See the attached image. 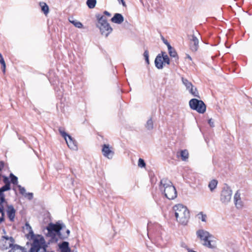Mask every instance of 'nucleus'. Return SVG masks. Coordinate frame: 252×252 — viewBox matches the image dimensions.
<instances>
[{"label": "nucleus", "mask_w": 252, "mask_h": 252, "mask_svg": "<svg viewBox=\"0 0 252 252\" xmlns=\"http://www.w3.org/2000/svg\"><path fill=\"white\" fill-rule=\"evenodd\" d=\"M173 211L176 220L182 225H187L190 218L189 212L187 207L179 204L173 207Z\"/></svg>", "instance_id": "f257e3e1"}, {"label": "nucleus", "mask_w": 252, "mask_h": 252, "mask_svg": "<svg viewBox=\"0 0 252 252\" xmlns=\"http://www.w3.org/2000/svg\"><path fill=\"white\" fill-rule=\"evenodd\" d=\"M159 189L168 199H175L177 192L172 182L167 179H162L160 182Z\"/></svg>", "instance_id": "f03ea898"}, {"label": "nucleus", "mask_w": 252, "mask_h": 252, "mask_svg": "<svg viewBox=\"0 0 252 252\" xmlns=\"http://www.w3.org/2000/svg\"><path fill=\"white\" fill-rule=\"evenodd\" d=\"M25 229L28 232V233L27 234V238L32 241V243L29 251H32L33 248L35 249L46 244L44 237L42 235L34 234L32 227L27 222L25 224Z\"/></svg>", "instance_id": "7ed1b4c3"}, {"label": "nucleus", "mask_w": 252, "mask_h": 252, "mask_svg": "<svg viewBox=\"0 0 252 252\" xmlns=\"http://www.w3.org/2000/svg\"><path fill=\"white\" fill-rule=\"evenodd\" d=\"M197 237L202 241V244L209 249H215L217 248L216 241L213 240L214 236L208 231L202 229L196 231Z\"/></svg>", "instance_id": "20e7f679"}, {"label": "nucleus", "mask_w": 252, "mask_h": 252, "mask_svg": "<svg viewBox=\"0 0 252 252\" xmlns=\"http://www.w3.org/2000/svg\"><path fill=\"white\" fill-rule=\"evenodd\" d=\"M65 228L64 225L57 223L56 224H53L50 223L47 227L48 233L47 235L51 237V240L52 241H57L58 238L57 236H59L60 238L61 235V230H63V228Z\"/></svg>", "instance_id": "39448f33"}, {"label": "nucleus", "mask_w": 252, "mask_h": 252, "mask_svg": "<svg viewBox=\"0 0 252 252\" xmlns=\"http://www.w3.org/2000/svg\"><path fill=\"white\" fill-rule=\"evenodd\" d=\"M98 20L97 27L99 29L102 35L106 37L112 32V28L110 27L109 24L107 22L105 16L98 14L96 15Z\"/></svg>", "instance_id": "423d86ee"}, {"label": "nucleus", "mask_w": 252, "mask_h": 252, "mask_svg": "<svg viewBox=\"0 0 252 252\" xmlns=\"http://www.w3.org/2000/svg\"><path fill=\"white\" fill-rule=\"evenodd\" d=\"M189 105L191 109L196 110L199 113L203 114L206 111V105L201 100L192 98L189 101Z\"/></svg>", "instance_id": "0eeeda50"}, {"label": "nucleus", "mask_w": 252, "mask_h": 252, "mask_svg": "<svg viewBox=\"0 0 252 252\" xmlns=\"http://www.w3.org/2000/svg\"><path fill=\"white\" fill-rule=\"evenodd\" d=\"M59 131L61 135L64 138L68 147L72 150H77L76 142L73 140L72 137L68 135L62 128H60Z\"/></svg>", "instance_id": "6e6552de"}, {"label": "nucleus", "mask_w": 252, "mask_h": 252, "mask_svg": "<svg viewBox=\"0 0 252 252\" xmlns=\"http://www.w3.org/2000/svg\"><path fill=\"white\" fill-rule=\"evenodd\" d=\"M232 191L228 187L223 188L220 196V200L224 204H228L231 199Z\"/></svg>", "instance_id": "1a4fd4ad"}, {"label": "nucleus", "mask_w": 252, "mask_h": 252, "mask_svg": "<svg viewBox=\"0 0 252 252\" xmlns=\"http://www.w3.org/2000/svg\"><path fill=\"white\" fill-rule=\"evenodd\" d=\"M14 242L15 240L12 237L2 236L0 240V247L2 250L11 249Z\"/></svg>", "instance_id": "9d476101"}, {"label": "nucleus", "mask_w": 252, "mask_h": 252, "mask_svg": "<svg viewBox=\"0 0 252 252\" xmlns=\"http://www.w3.org/2000/svg\"><path fill=\"white\" fill-rule=\"evenodd\" d=\"M3 182L5 185L0 189V204L7 203L5 200L4 195L3 192L8 190L10 189V181L7 177H3Z\"/></svg>", "instance_id": "9b49d317"}, {"label": "nucleus", "mask_w": 252, "mask_h": 252, "mask_svg": "<svg viewBox=\"0 0 252 252\" xmlns=\"http://www.w3.org/2000/svg\"><path fill=\"white\" fill-rule=\"evenodd\" d=\"M189 41L190 50L193 52H196L199 48V40L194 34L190 36Z\"/></svg>", "instance_id": "f8f14e48"}, {"label": "nucleus", "mask_w": 252, "mask_h": 252, "mask_svg": "<svg viewBox=\"0 0 252 252\" xmlns=\"http://www.w3.org/2000/svg\"><path fill=\"white\" fill-rule=\"evenodd\" d=\"M102 153L103 155L109 159L112 158L114 156V152L108 144H104L102 146Z\"/></svg>", "instance_id": "ddd939ff"}, {"label": "nucleus", "mask_w": 252, "mask_h": 252, "mask_svg": "<svg viewBox=\"0 0 252 252\" xmlns=\"http://www.w3.org/2000/svg\"><path fill=\"white\" fill-rule=\"evenodd\" d=\"M6 212L9 220L14 221L16 214V210L14 207L12 205H7Z\"/></svg>", "instance_id": "4468645a"}, {"label": "nucleus", "mask_w": 252, "mask_h": 252, "mask_svg": "<svg viewBox=\"0 0 252 252\" xmlns=\"http://www.w3.org/2000/svg\"><path fill=\"white\" fill-rule=\"evenodd\" d=\"M167 48L168 50V53L170 55V56L171 58H173L174 59V61L176 62V63H178V57L177 53L175 50L174 48H173L170 44H168L167 45Z\"/></svg>", "instance_id": "2eb2a0df"}, {"label": "nucleus", "mask_w": 252, "mask_h": 252, "mask_svg": "<svg viewBox=\"0 0 252 252\" xmlns=\"http://www.w3.org/2000/svg\"><path fill=\"white\" fill-rule=\"evenodd\" d=\"M124 20V18L123 16L120 13H116L114 14L113 17H112L111 19V21L114 23L117 24H122Z\"/></svg>", "instance_id": "dca6fc26"}, {"label": "nucleus", "mask_w": 252, "mask_h": 252, "mask_svg": "<svg viewBox=\"0 0 252 252\" xmlns=\"http://www.w3.org/2000/svg\"><path fill=\"white\" fill-rule=\"evenodd\" d=\"M155 63L156 66L158 69H161L163 68V60H162V55L159 54L156 57L155 61Z\"/></svg>", "instance_id": "f3484780"}, {"label": "nucleus", "mask_w": 252, "mask_h": 252, "mask_svg": "<svg viewBox=\"0 0 252 252\" xmlns=\"http://www.w3.org/2000/svg\"><path fill=\"white\" fill-rule=\"evenodd\" d=\"M59 247L61 252H70L69 244L67 242H63L59 245Z\"/></svg>", "instance_id": "a211bd4d"}, {"label": "nucleus", "mask_w": 252, "mask_h": 252, "mask_svg": "<svg viewBox=\"0 0 252 252\" xmlns=\"http://www.w3.org/2000/svg\"><path fill=\"white\" fill-rule=\"evenodd\" d=\"M9 252H26L25 249L18 245H13L11 248L10 250L9 251Z\"/></svg>", "instance_id": "6ab92c4d"}, {"label": "nucleus", "mask_w": 252, "mask_h": 252, "mask_svg": "<svg viewBox=\"0 0 252 252\" xmlns=\"http://www.w3.org/2000/svg\"><path fill=\"white\" fill-rule=\"evenodd\" d=\"M47 245L46 244H44L43 246H41L35 249L33 248L32 249V251H29V252H48L47 251L46 248H47Z\"/></svg>", "instance_id": "aec40b11"}, {"label": "nucleus", "mask_w": 252, "mask_h": 252, "mask_svg": "<svg viewBox=\"0 0 252 252\" xmlns=\"http://www.w3.org/2000/svg\"><path fill=\"white\" fill-rule=\"evenodd\" d=\"M218 183L217 180L215 179L211 180L209 182L208 187L211 191H213L215 190L217 186Z\"/></svg>", "instance_id": "412c9836"}, {"label": "nucleus", "mask_w": 252, "mask_h": 252, "mask_svg": "<svg viewBox=\"0 0 252 252\" xmlns=\"http://www.w3.org/2000/svg\"><path fill=\"white\" fill-rule=\"evenodd\" d=\"M182 160L186 161L189 158V153L188 150H181L180 153Z\"/></svg>", "instance_id": "4be33fe9"}, {"label": "nucleus", "mask_w": 252, "mask_h": 252, "mask_svg": "<svg viewBox=\"0 0 252 252\" xmlns=\"http://www.w3.org/2000/svg\"><path fill=\"white\" fill-rule=\"evenodd\" d=\"M145 127L148 130H152L154 128V124L152 119L150 118L147 121L145 125Z\"/></svg>", "instance_id": "5701e85b"}, {"label": "nucleus", "mask_w": 252, "mask_h": 252, "mask_svg": "<svg viewBox=\"0 0 252 252\" xmlns=\"http://www.w3.org/2000/svg\"><path fill=\"white\" fill-rule=\"evenodd\" d=\"M96 3V0H87L86 2L87 6L90 9L94 8L95 6Z\"/></svg>", "instance_id": "b1692460"}, {"label": "nucleus", "mask_w": 252, "mask_h": 252, "mask_svg": "<svg viewBox=\"0 0 252 252\" xmlns=\"http://www.w3.org/2000/svg\"><path fill=\"white\" fill-rule=\"evenodd\" d=\"M42 11L46 15L49 12L48 6L45 2L40 3Z\"/></svg>", "instance_id": "393cba45"}, {"label": "nucleus", "mask_w": 252, "mask_h": 252, "mask_svg": "<svg viewBox=\"0 0 252 252\" xmlns=\"http://www.w3.org/2000/svg\"><path fill=\"white\" fill-rule=\"evenodd\" d=\"M161 55L162 56L163 63L169 64L170 63V59L167 55L165 53V52H161Z\"/></svg>", "instance_id": "a878e982"}, {"label": "nucleus", "mask_w": 252, "mask_h": 252, "mask_svg": "<svg viewBox=\"0 0 252 252\" xmlns=\"http://www.w3.org/2000/svg\"><path fill=\"white\" fill-rule=\"evenodd\" d=\"M189 93L191 94L194 96L199 97L198 92L195 87L194 86L190 88L189 91Z\"/></svg>", "instance_id": "bb28decb"}, {"label": "nucleus", "mask_w": 252, "mask_h": 252, "mask_svg": "<svg viewBox=\"0 0 252 252\" xmlns=\"http://www.w3.org/2000/svg\"><path fill=\"white\" fill-rule=\"evenodd\" d=\"M69 22L72 23L75 27L78 28H82L83 27L82 24L77 21V20H69Z\"/></svg>", "instance_id": "cd10ccee"}, {"label": "nucleus", "mask_w": 252, "mask_h": 252, "mask_svg": "<svg viewBox=\"0 0 252 252\" xmlns=\"http://www.w3.org/2000/svg\"><path fill=\"white\" fill-rule=\"evenodd\" d=\"M4 216L3 206L2 204H0V223L4 221Z\"/></svg>", "instance_id": "c85d7f7f"}, {"label": "nucleus", "mask_w": 252, "mask_h": 252, "mask_svg": "<svg viewBox=\"0 0 252 252\" xmlns=\"http://www.w3.org/2000/svg\"><path fill=\"white\" fill-rule=\"evenodd\" d=\"M182 81L184 84L186 86L187 89L189 91L193 86L192 84L188 81V80H182Z\"/></svg>", "instance_id": "c756f323"}, {"label": "nucleus", "mask_w": 252, "mask_h": 252, "mask_svg": "<svg viewBox=\"0 0 252 252\" xmlns=\"http://www.w3.org/2000/svg\"><path fill=\"white\" fill-rule=\"evenodd\" d=\"M0 63H1L2 65V69L3 72H5V63L4 62V60L3 59V58L1 55V54L0 53Z\"/></svg>", "instance_id": "7c9ffc66"}, {"label": "nucleus", "mask_w": 252, "mask_h": 252, "mask_svg": "<svg viewBox=\"0 0 252 252\" xmlns=\"http://www.w3.org/2000/svg\"><path fill=\"white\" fill-rule=\"evenodd\" d=\"M198 218L201 219L202 221L205 222L206 221L207 216L204 214L202 212H200L197 215Z\"/></svg>", "instance_id": "2f4dec72"}, {"label": "nucleus", "mask_w": 252, "mask_h": 252, "mask_svg": "<svg viewBox=\"0 0 252 252\" xmlns=\"http://www.w3.org/2000/svg\"><path fill=\"white\" fill-rule=\"evenodd\" d=\"M11 182L14 185H16L18 183V178L17 177L14 176L13 174H10Z\"/></svg>", "instance_id": "473e14b6"}, {"label": "nucleus", "mask_w": 252, "mask_h": 252, "mask_svg": "<svg viewBox=\"0 0 252 252\" xmlns=\"http://www.w3.org/2000/svg\"><path fill=\"white\" fill-rule=\"evenodd\" d=\"M234 203L236 208L238 209H241L243 206V202L241 201V199L239 200V201H237V202H235Z\"/></svg>", "instance_id": "72a5a7b5"}, {"label": "nucleus", "mask_w": 252, "mask_h": 252, "mask_svg": "<svg viewBox=\"0 0 252 252\" xmlns=\"http://www.w3.org/2000/svg\"><path fill=\"white\" fill-rule=\"evenodd\" d=\"M138 165L140 167H144L146 166L144 160L142 158H139L138 160Z\"/></svg>", "instance_id": "f704fd0d"}, {"label": "nucleus", "mask_w": 252, "mask_h": 252, "mask_svg": "<svg viewBox=\"0 0 252 252\" xmlns=\"http://www.w3.org/2000/svg\"><path fill=\"white\" fill-rule=\"evenodd\" d=\"M240 199H241L240 193H239V192L238 191H237L235 193V194L234 195V202H237V201H239Z\"/></svg>", "instance_id": "c9c22d12"}, {"label": "nucleus", "mask_w": 252, "mask_h": 252, "mask_svg": "<svg viewBox=\"0 0 252 252\" xmlns=\"http://www.w3.org/2000/svg\"><path fill=\"white\" fill-rule=\"evenodd\" d=\"M69 233H70V231L68 229L66 230L65 234H62L61 233V235L60 236V239H63L69 236Z\"/></svg>", "instance_id": "e433bc0d"}, {"label": "nucleus", "mask_w": 252, "mask_h": 252, "mask_svg": "<svg viewBox=\"0 0 252 252\" xmlns=\"http://www.w3.org/2000/svg\"><path fill=\"white\" fill-rule=\"evenodd\" d=\"M20 193L22 195H24L26 193V189L24 188L19 186Z\"/></svg>", "instance_id": "4c0bfd02"}, {"label": "nucleus", "mask_w": 252, "mask_h": 252, "mask_svg": "<svg viewBox=\"0 0 252 252\" xmlns=\"http://www.w3.org/2000/svg\"><path fill=\"white\" fill-rule=\"evenodd\" d=\"M208 124L210 125V126L212 127H213L215 126L214 123V121H213L212 119H210L208 120Z\"/></svg>", "instance_id": "58836bf2"}, {"label": "nucleus", "mask_w": 252, "mask_h": 252, "mask_svg": "<svg viewBox=\"0 0 252 252\" xmlns=\"http://www.w3.org/2000/svg\"><path fill=\"white\" fill-rule=\"evenodd\" d=\"M143 56H144L145 59L149 58V52L147 50H146L144 51Z\"/></svg>", "instance_id": "ea45409f"}, {"label": "nucleus", "mask_w": 252, "mask_h": 252, "mask_svg": "<svg viewBox=\"0 0 252 252\" xmlns=\"http://www.w3.org/2000/svg\"><path fill=\"white\" fill-rule=\"evenodd\" d=\"M57 83H59V80H58V79H57V80H52V81L50 82L51 84H52V85H54L55 84H57Z\"/></svg>", "instance_id": "a19ab883"}, {"label": "nucleus", "mask_w": 252, "mask_h": 252, "mask_svg": "<svg viewBox=\"0 0 252 252\" xmlns=\"http://www.w3.org/2000/svg\"><path fill=\"white\" fill-rule=\"evenodd\" d=\"M103 13L104 15H107L108 17H110L111 15V13L108 12L107 11H104Z\"/></svg>", "instance_id": "79ce46f5"}, {"label": "nucleus", "mask_w": 252, "mask_h": 252, "mask_svg": "<svg viewBox=\"0 0 252 252\" xmlns=\"http://www.w3.org/2000/svg\"><path fill=\"white\" fill-rule=\"evenodd\" d=\"M119 3H122L124 6H126V4L124 0H118Z\"/></svg>", "instance_id": "37998d69"}, {"label": "nucleus", "mask_w": 252, "mask_h": 252, "mask_svg": "<svg viewBox=\"0 0 252 252\" xmlns=\"http://www.w3.org/2000/svg\"><path fill=\"white\" fill-rule=\"evenodd\" d=\"M28 197H29V198L31 199H32V197H33V194H32V193H29L28 194Z\"/></svg>", "instance_id": "c03bdc74"}, {"label": "nucleus", "mask_w": 252, "mask_h": 252, "mask_svg": "<svg viewBox=\"0 0 252 252\" xmlns=\"http://www.w3.org/2000/svg\"><path fill=\"white\" fill-rule=\"evenodd\" d=\"M146 63L147 64H149V58H146L145 59Z\"/></svg>", "instance_id": "a18cd8bd"}, {"label": "nucleus", "mask_w": 252, "mask_h": 252, "mask_svg": "<svg viewBox=\"0 0 252 252\" xmlns=\"http://www.w3.org/2000/svg\"><path fill=\"white\" fill-rule=\"evenodd\" d=\"M188 252H196L191 250H189Z\"/></svg>", "instance_id": "49530a36"}, {"label": "nucleus", "mask_w": 252, "mask_h": 252, "mask_svg": "<svg viewBox=\"0 0 252 252\" xmlns=\"http://www.w3.org/2000/svg\"><path fill=\"white\" fill-rule=\"evenodd\" d=\"M165 44L167 46L168 44H169L167 41L164 42Z\"/></svg>", "instance_id": "de8ad7c7"}, {"label": "nucleus", "mask_w": 252, "mask_h": 252, "mask_svg": "<svg viewBox=\"0 0 252 252\" xmlns=\"http://www.w3.org/2000/svg\"><path fill=\"white\" fill-rule=\"evenodd\" d=\"M189 59H191V57L189 56Z\"/></svg>", "instance_id": "09e8293b"}]
</instances>
